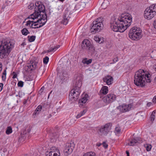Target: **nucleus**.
<instances>
[{
	"instance_id": "41",
	"label": "nucleus",
	"mask_w": 156,
	"mask_h": 156,
	"mask_svg": "<svg viewBox=\"0 0 156 156\" xmlns=\"http://www.w3.org/2000/svg\"><path fill=\"white\" fill-rule=\"evenodd\" d=\"M49 60V58L48 56H46L43 58V63L45 64H47Z\"/></svg>"
},
{
	"instance_id": "22",
	"label": "nucleus",
	"mask_w": 156,
	"mask_h": 156,
	"mask_svg": "<svg viewBox=\"0 0 156 156\" xmlns=\"http://www.w3.org/2000/svg\"><path fill=\"white\" fill-rule=\"evenodd\" d=\"M109 4V2L108 1L105 0L101 5V7L102 9H105L107 8Z\"/></svg>"
},
{
	"instance_id": "30",
	"label": "nucleus",
	"mask_w": 156,
	"mask_h": 156,
	"mask_svg": "<svg viewBox=\"0 0 156 156\" xmlns=\"http://www.w3.org/2000/svg\"><path fill=\"white\" fill-rule=\"evenodd\" d=\"M60 47L59 45H57L54 47V48H50L47 50L48 52H49L51 51H56Z\"/></svg>"
},
{
	"instance_id": "11",
	"label": "nucleus",
	"mask_w": 156,
	"mask_h": 156,
	"mask_svg": "<svg viewBox=\"0 0 156 156\" xmlns=\"http://www.w3.org/2000/svg\"><path fill=\"white\" fill-rule=\"evenodd\" d=\"M80 93V89L73 88L69 94V100L70 98L71 100L74 99V101H75L78 98Z\"/></svg>"
},
{
	"instance_id": "38",
	"label": "nucleus",
	"mask_w": 156,
	"mask_h": 156,
	"mask_svg": "<svg viewBox=\"0 0 156 156\" xmlns=\"http://www.w3.org/2000/svg\"><path fill=\"white\" fill-rule=\"evenodd\" d=\"M146 149L147 151H150L151 148V145L149 144H147L145 146Z\"/></svg>"
},
{
	"instance_id": "2",
	"label": "nucleus",
	"mask_w": 156,
	"mask_h": 156,
	"mask_svg": "<svg viewBox=\"0 0 156 156\" xmlns=\"http://www.w3.org/2000/svg\"><path fill=\"white\" fill-rule=\"evenodd\" d=\"M145 73L143 69H140L137 71L135 73L134 78V83L138 86L144 87L145 85V81L147 83L151 82V80L149 75Z\"/></svg>"
},
{
	"instance_id": "39",
	"label": "nucleus",
	"mask_w": 156,
	"mask_h": 156,
	"mask_svg": "<svg viewBox=\"0 0 156 156\" xmlns=\"http://www.w3.org/2000/svg\"><path fill=\"white\" fill-rule=\"evenodd\" d=\"M155 113V111H154L152 113V114L151 116V120L152 121H153L155 119V116L154 114Z\"/></svg>"
},
{
	"instance_id": "54",
	"label": "nucleus",
	"mask_w": 156,
	"mask_h": 156,
	"mask_svg": "<svg viewBox=\"0 0 156 156\" xmlns=\"http://www.w3.org/2000/svg\"><path fill=\"white\" fill-rule=\"evenodd\" d=\"M152 104V103L151 102H149L147 103V106L149 107Z\"/></svg>"
},
{
	"instance_id": "29",
	"label": "nucleus",
	"mask_w": 156,
	"mask_h": 156,
	"mask_svg": "<svg viewBox=\"0 0 156 156\" xmlns=\"http://www.w3.org/2000/svg\"><path fill=\"white\" fill-rule=\"evenodd\" d=\"M68 146L66 144L63 150L64 156H68Z\"/></svg>"
},
{
	"instance_id": "25",
	"label": "nucleus",
	"mask_w": 156,
	"mask_h": 156,
	"mask_svg": "<svg viewBox=\"0 0 156 156\" xmlns=\"http://www.w3.org/2000/svg\"><path fill=\"white\" fill-rule=\"evenodd\" d=\"M148 7L150 9L156 14V4H153Z\"/></svg>"
},
{
	"instance_id": "4",
	"label": "nucleus",
	"mask_w": 156,
	"mask_h": 156,
	"mask_svg": "<svg viewBox=\"0 0 156 156\" xmlns=\"http://www.w3.org/2000/svg\"><path fill=\"white\" fill-rule=\"evenodd\" d=\"M103 18L99 17L93 22L92 26L90 29V30L92 34L100 32L102 29L104 25L103 23Z\"/></svg>"
},
{
	"instance_id": "12",
	"label": "nucleus",
	"mask_w": 156,
	"mask_h": 156,
	"mask_svg": "<svg viewBox=\"0 0 156 156\" xmlns=\"http://www.w3.org/2000/svg\"><path fill=\"white\" fill-rule=\"evenodd\" d=\"M116 99V97L114 94H110L104 96L102 98V101L106 104H109L114 101Z\"/></svg>"
},
{
	"instance_id": "33",
	"label": "nucleus",
	"mask_w": 156,
	"mask_h": 156,
	"mask_svg": "<svg viewBox=\"0 0 156 156\" xmlns=\"http://www.w3.org/2000/svg\"><path fill=\"white\" fill-rule=\"evenodd\" d=\"M21 32L22 34L24 35H27L30 34L28 30L26 28H24L21 30Z\"/></svg>"
},
{
	"instance_id": "23",
	"label": "nucleus",
	"mask_w": 156,
	"mask_h": 156,
	"mask_svg": "<svg viewBox=\"0 0 156 156\" xmlns=\"http://www.w3.org/2000/svg\"><path fill=\"white\" fill-rule=\"evenodd\" d=\"M59 154H57L56 153H54V152L51 151L49 152H47L46 153V156H60V153H58Z\"/></svg>"
},
{
	"instance_id": "27",
	"label": "nucleus",
	"mask_w": 156,
	"mask_h": 156,
	"mask_svg": "<svg viewBox=\"0 0 156 156\" xmlns=\"http://www.w3.org/2000/svg\"><path fill=\"white\" fill-rule=\"evenodd\" d=\"M114 133L117 136H119V134L121 133V128L119 126H116L114 131Z\"/></svg>"
},
{
	"instance_id": "34",
	"label": "nucleus",
	"mask_w": 156,
	"mask_h": 156,
	"mask_svg": "<svg viewBox=\"0 0 156 156\" xmlns=\"http://www.w3.org/2000/svg\"><path fill=\"white\" fill-rule=\"evenodd\" d=\"M28 40L30 42L34 41L35 39L36 36H28Z\"/></svg>"
},
{
	"instance_id": "36",
	"label": "nucleus",
	"mask_w": 156,
	"mask_h": 156,
	"mask_svg": "<svg viewBox=\"0 0 156 156\" xmlns=\"http://www.w3.org/2000/svg\"><path fill=\"white\" fill-rule=\"evenodd\" d=\"M86 111L85 110L81 111L80 113L77 115L76 116V118L78 119L81 116L84 114L86 112Z\"/></svg>"
},
{
	"instance_id": "45",
	"label": "nucleus",
	"mask_w": 156,
	"mask_h": 156,
	"mask_svg": "<svg viewBox=\"0 0 156 156\" xmlns=\"http://www.w3.org/2000/svg\"><path fill=\"white\" fill-rule=\"evenodd\" d=\"M85 103H84L83 101L82 100H80L79 102V104L80 106H83V104H85Z\"/></svg>"
},
{
	"instance_id": "17",
	"label": "nucleus",
	"mask_w": 156,
	"mask_h": 156,
	"mask_svg": "<svg viewBox=\"0 0 156 156\" xmlns=\"http://www.w3.org/2000/svg\"><path fill=\"white\" fill-rule=\"evenodd\" d=\"M46 20H47V19ZM45 20H44V22H41L39 24V23H32L31 24L30 27L33 28H38L41 27L43 26L46 23L47 20L45 21Z\"/></svg>"
},
{
	"instance_id": "31",
	"label": "nucleus",
	"mask_w": 156,
	"mask_h": 156,
	"mask_svg": "<svg viewBox=\"0 0 156 156\" xmlns=\"http://www.w3.org/2000/svg\"><path fill=\"white\" fill-rule=\"evenodd\" d=\"M37 63H34V65H32L30 64H29L27 66L31 70H33L36 68Z\"/></svg>"
},
{
	"instance_id": "47",
	"label": "nucleus",
	"mask_w": 156,
	"mask_h": 156,
	"mask_svg": "<svg viewBox=\"0 0 156 156\" xmlns=\"http://www.w3.org/2000/svg\"><path fill=\"white\" fill-rule=\"evenodd\" d=\"M12 74L13 75V76L12 77V78L15 79L16 78L17 76V74L15 72H12Z\"/></svg>"
},
{
	"instance_id": "20",
	"label": "nucleus",
	"mask_w": 156,
	"mask_h": 156,
	"mask_svg": "<svg viewBox=\"0 0 156 156\" xmlns=\"http://www.w3.org/2000/svg\"><path fill=\"white\" fill-rule=\"evenodd\" d=\"M76 5L74 3L73 4H70L69 6V12H70V14H72L75 11V8Z\"/></svg>"
},
{
	"instance_id": "60",
	"label": "nucleus",
	"mask_w": 156,
	"mask_h": 156,
	"mask_svg": "<svg viewBox=\"0 0 156 156\" xmlns=\"http://www.w3.org/2000/svg\"><path fill=\"white\" fill-rule=\"evenodd\" d=\"M51 116V114H49L48 115V118H50Z\"/></svg>"
},
{
	"instance_id": "24",
	"label": "nucleus",
	"mask_w": 156,
	"mask_h": 156,
	"mask_svg": "<svg viewBox=\"0 0 156 156\" xmlns=\"http://www.w3.org/2000/svg\"><path fill=\"white\" fill-rule=\"evenodd\" d=\"M101 91L102 94H106L108 91V87L106 86H104L102 88Z\"/></svg>"
},
{
	"instance_id": "8",
	"label": "nucleus",
	"mask_w": 156,
	"mask_h": 156,
	"mask_svg": "<svg viewBox=\"0 0 156 156\" xmlns=\"http://www.w3.org/2000/svg\"><path fill=\"white\" fill-rule=\"evenodd\" d=\"M35 8L36 9L37 8V9H38L37 11L36 10H35V11L34 13L37 12L38 14V15H41L40 17L41 18L43 17H44V16L46 15L47 16V15L45 13H44L45 12V7L44 5L40 2H37L35 3Z\"/></svg>"
},
{
	"instance_id": "51",
	"label": "nucleus",
	"mask_w": 156,
	"mask_h": 156,
	"mask_svg": "<svg viewBox=\"0 0 156 156\" xmlns=\"http://www.w3.org/2000/svg\"><path fill=\"white\" fill-rule=\"evenodd\" d=\"M118 61V58H117V57L114 58L113 60V61L114 63L117 62Z\"/></svg>"
},
{
	"instance_id": "48",
	"label": "nucleus",
	"mask_w": 156,
	"mask_h": 156,
	"mask_svg": "<svg viewBox=\"0 0 156 156\" xmlns=\"http://www.w3.org/2000/svg\"><path fill=\"white\" fill-rule=\"evenodd\" d=\"M103 147L105 148H106L108 147V144L105 142H103Z\"/></svg>"
},
{
	"instance_id": "7",
	"label": "nucleus",
	"mask_w": 156,
	"mask_h": 156,
	"mask_svg": "<svg viewBox=\"0 0 156 156\" xmlns=\"http://www.w3.org/2000/svg\"><path fill=\"white\" fill-rule=\"evenodd\" d=\"M140 28L133 27L130 30L129 33V37L133 40H138L141 37V32Z\"/></svg>"
},
{
	"instance_id": "42",
	"label": "nucleus",
	"mask_w": 156,
	"mask_h": 156,
	"mask_svg": "<svg viewBox=\"0 0 156 156\" xmlns=\"http://www.w3.org/2000/svg\"><path fill=\"white\" fill-rule=\"evenodd\" d=\"M17 85L18 87H22L23 85V82L21 81H20L18 82Z\"/></svg>"
},
{
	"instance_id": "18",
	"label": "nucleus",
	"mask_w": 156,
	"mask_h": 156,
	"mask_svg": "<svg viewBox=\"0 0 156 156\" xmlns=\"http://www.w3.org/2000/svg\"><path fill=\"white\" fill-rule=\"evenodd\" d=\"M113 78L110 76H106L103 78V81L106 83L108 85H109L112 84L113 80Z\"/></svg>"
},
{
	"instance_id": "32",
	"label": "nucleus",
	"mask_w": 156,
	"mask_h": 156,
	"mask_svg": "<svg viewBox=\"0 0 156 156\" xmlns=\"http://www.w3.org/2000/svg\"><path fill=\"white\" fill-rule=\"evenodd\" d=\"M83 156H96V155L94 152H89L84 154Z\"/></svg>"
},
{
	"instance_id": "3",
	"label": "nucleus",
	"mask_w": 156,
	"mask_h": 156,
	"mask_svg": "<svg viewBox=\"0 0 156 156\" xmlns=\"http://www.w3.org/2000/svg\"><path fill=\"white\" fill-rule=\"evenodd\" d=\"M13 45L11 42L2 41L0 45V57L4 58L9 54L13 47Z\"/></svg>"
},
{
	"instance_id": "5",
	"label": "nucleus",
	"mask_w": 156,
	"mask_h": 156,
	"mask_svg": "<svg viewBox=\"0 0 156 156\" xmlns=\"http://www.w3.org/2000/svg\"><path fill=\"white\" fill-rule=\"evenodd\" d=\"M38 14V13L37 12L30 15L29 16V17L27 18H29L30 20L28 21L27 22L26 25H30V26L31 23H39L40 21H41L43 20H46L47 18V16L45 15L44 16V18L43 17V18H41V17H40L41 15L39 16Z\"/></svg>"
},
{
	"instance_id": "43",
	"label": "nucleus",
	"mask_w": 156,
	"mask_h": 156,
	"mask_svg": "<svg viewBox=\"0 0 156 156\" xmlns=\"http://www.w3.org/2000/svg\"><path fill=\"white\" fill-rule=\"evenodd\" d=\"M28 9H32L34 7V5L33 3H30L28 6Z\"/></svg>"
},
{
	"instance_id": "26",
	"label": "nucleus",
	"mask_w": 156,
	"mask_h": 156,
	"mask_svg": "<svg viewBox=\"0 0 156 156\" xmlns=\"http://www.w3.org/2000/svg\"><path fill=\"white\" fill-rule=\"evenodd\" d=\"M92 60L91 59H89L88 60L86 58H84L82 61V62L84 64H86L87 65L91 63L92 62Z\"/></svg>"
},
{
	"instance_id": "55",
	"label": "nucleus",
	"mask_w": 156,
	"mask_h": 156,
	"mask_svg": "<svg viewBox=\"0 0 156 156\" xmlns=\"http://www.w3.org/2000/svg\"><path fill=\"white\" fill-rule=\"evenodd\" d=\"M34 63H37L35 61L32 60L30 61V64L32 65H34Z\"/></svg>"
},
{
	"instance_id": "64",
	"label": "nucleus",
	"mask_w": 156,
	"mask_h": 156,
	"mask_svg": "<svg viewBox=\"0 0 156 156\" xmlns=\"http://www.w3.org/2000/svg\"><path fill=\"white\" fill-rule=\"evenodd\" d=\"M59 0L62 2L64 1V0Z\"/></svg>"
},
{
	"instance_id": "61",
	"label": "nucleus",
	"mask_w": 156,
	"mask_h": 156,
	"mask_svg": "<svg viewBox=\"0 0 156 156\" xmlns=\"http://www.w3.org/2000/svg\"><path fill=\"white\" fill-rule=\"evenodd\" d=\"M26 45V44L24 43H23L21 44V45L23 46H24L25 45Z\"/></svg>"
},
{
	"instance_id": "6",
	"label": "nucleus",
	"mask_w": 156,
	"mask_h": 156,
	"mask_svg": "<svg viewBox=\"0 0 156 156\" xmlns=\"http://www.w3.org/2000/svg\"><path fill=\"white\" fill-rule=\"evenodd\" d=\"M62 62H66V64L62 67V74L60 72H58V76L60 78V79L62 80H64L66 79H67V77H68V59L67 58L66 59L65 57H63L62 58Z\"/></svg>"
},
{
	"instance_id": "9",
	"label": "nucleus",
	"mask_w": 156,
	"mask_h": 156,
	"mask_svg": "<svg viewBox=\"0 0 156 156\" xmlns=\"http://www.w3.org/2000/svg\"><path fill=\"white\" fill-rule=\"evenodd\" d=\"M81 47L83 49H87L88 53L91 54H94L95 51L94 47L91 44L90 41L87 39L84 40L82 42Z\"/></svg>"
},
{
	"instance_id": "13",
	"label": "nucleus",
	"mask_w": 156,
	"mask_h": 156,
	"mask_svg": "<svg viewBox=\"0 0 156 156\" xmlns=\"http://www.w3.org/2000/svg\"><path fill=\"white\" fill-rule=\"evenodd\" d=\"M156 14L150 9L148 7H147L144 12V18L148 20L153 18Z\"/></svg>"
},
{
	"instance_id": "57",
	"label": "nucleus",
	"mask_w": 156,
	"mask_h": 156,
	"mask_svg": "<svg viewBox=\"0 0 156 156\" xmlns=\"http://www.w3.org/2000/svg\"><path fill=\"white\" fill-rule=\"evenodd\" d=\"M153 25L154 27V28L156 29V20L154 21L153 24Z\"/></svg>"
},
{
	"instance_id": "1",
	"label": "nucleus",
	"mask_w": 156,
	"mask_h": 156,
	"mask_svg": "<svg viewBox=\"0 0 156 156\" xmlns=\"http://www.w3.org/2000/svg\"><path fill=\"white\" fill-rule=\"evenodd\" d=\"M132 21L131 15L128 13L122 14L117 20L110 23V27L115 32H123L130 26Z\"/></svg>"
},
{
	"instance_id": "28",
	"label": "nucleus",
	"mask_w": 156,
	"mask_h": 156,
	"mask_svg": "<svg viewBox=\"0 0 156 156\" xmlns=\"http://www.w3.org/2000/svg\"><path fill=\"white\" fill-rule=\"evenodd\" d=\"M70 145H69V152L72 153L74 149L75 145L73 142H71L70 143Z\"/></svg>"
},
{
	"instance_id": "50",
	"label": "nucleus",
	"mask_w": 156,
	"mask_h": 156,
	"mask_svg": "<svg viewBox=\"0 0 156 156\" xmlns=\"http://www.w3.org/2000/svg\"><path fill=\"white\" fill-rule=\"evenodd\" d=\"M3 86V85L2 83H0V92L2 90Z\"/></svg>"
},
{
	"instance_id": "53",
	"label": "nucleus",
	"mask_w": 156,
	"mask_h": 156,
	"mask_svg": "<svg viewBox=\"0 0 156 156\" xmlns=\"http://www.w3.org/2000/svg\"><path fill=\"white\" fill-rule=\"evenodd\" d=\"M44 89V86L41 87V89L40 90V91L41 92V93L42 92Z\"/></svg>"
},
{
	"instance_id": "52",
	"label": "nucleus",
	"mask_w": 156,
	"mask_h": 156,
	"mask_svg": "<svg viewBox=\"0 0 156 156\" xmlns=\"http://www.w3.org/2000/svg\"><path fill=\"white\" fill-rule=\"evenodd\" d=\"M2 80L4 81L6 79V76L2 75Z\"/></svg>"
},
{
	"instance_id": "44",
	"label": "nucleus",
	"mask_w": 156,
	"mask_h": 156,
	"mask_svg": "<svg viewBox=\"0 0 156 156\" xmlns=\"http://www.w3.org/2000/svg\"><path fill=\"white\" fill-rule=\"evenodd\" d=\"M74 18L75 17L74 16L72 17L69 16V22L70 21V23H72L73 21Z\"/></svg>"
},
{
	"instance_id": "56",
	"label": "nucleus",
	"mask_w": 156,
	"mask_h": 156,
	"mask_svg": "<svg viewBox=\"0 0 156 156\" xmlns=\"http://www.w3.org/2000/svg\"><path fill=\"white\" fill-rule=\"evenodd\" d=\"M6 69H5L3 71V73H2V75L6 76Z\"/></svg>"
},
{
	"instance_id": "49",
	"label": "nucleus",
	"mask_w": 156,
	"mask_h": 156,
	"mask_svg": "<svg viewBox=\"0 0 156 156\" xmlns=\"http://www.w3.org/2000/svg\"><path fill=\"white\" fill-rule=\"evenodd\" d=\"M153 102L154 103H156V96H155L152 100Z\"/></svg>"
},
{
	"instance_id": "16",
	"label": "nucleus",
	"mask_w": 156,
	"mask_h": 156,
	"mask_svg": "<svg viewBox=\"0 0 156 156\" xmlns=\"http://www.w3.org/2000/svg\"><path fill=\"white\" fill-rule=\"evenodd\" d=\"M68 10L65 11L63 15V20L62 21V23L64 25H66L68 22Z\"/></svg>"
},
{
	"instance_id": "58",
	"label": "nucleus",
	"mask_w": 156,
	"mask_h": 156,
	"mask_svg": "<svg viewBox=\"0 0 156 156\" xmlns=\"http://www.w3.org/2000/svg\"><path fill=\"white\" fill-rule=\"evenodd\" d=\"M153 68L155 69V71H156V64L155 65H154L153 66Z\"/></svg>"
},
{
	"instance_id": "14",
	"label": "nucleus",
	"mask_w": 156,
	"mask_h": 156,
	"mask_svg": "<svg viewBox=\"0 0 156 156\" xmlns=\"http://www.w3.org/2000/svg\"><path fill=\"white\" fill-rule=\"evenodd\" d=\"M142 140L141 138L137 137L134 138L130 140L128 144L129 146H133L136 143H141Z\"/></svg>"
},
{
	"instance_id": "62",
	"label": "nucleus",
	"mask_w": 156,
	"mask_h": 156,
	"mask_svg": "<svg viewBox=\"0 0 156 156\" xmlns=\"http://www.w3.org/2000/svg\"><path fill=\"white\" fill-rule=\"evenodd\" d=\"M154 82L156 83V76L154 80Z\"/></svg>"
},
{
	"instance_id": "15",
	"label": "nucleus",
	"mask_w": 156,
	"mask_h": 156,
	"mask_svg": "<svg viewBox=\"0 0 156 156\" xmlns=\"http://www.w3.org/2000/svg\"><path fill=\"white\" fill-rule=\"evenodd\" d=\"M73 86L74 88H76V89H80V87L82 85V80L81 78H77L76 80H75L74 82Z\"/></svg>"
},
{
	"instance_id": "19",
	"label": "nucleus",
	"mask_w": 156,
	"mask_h": 156,
	"mask_svg": "<svg viewBox=\"0 0 156 156\" xmlns=\"http://www.w3.org/2000/svg\"><path fill=\"white\" fill-rule=\"evenodd\" d=\"M131 107H130L129 105H123L121 107L120 109L122 110V112H126L128 111L130 109Z\"/></svg>"
},
{
	"instance_id": "35",
	"label": "nucleus",
	"mask_w": 156,
	"mask_h": 156,
	"mask_svg": "<svg viewBox=\"0 0 156 156\" xmlns=\"http://www.w3.org/2000/svg\"><path fill=\"white\" fill-rule=\"evenodd\" d=\"M12 132V128L11 126L7 127L6 131V133L7 134H9Z\"/></svg>"
},
{
	"instance_id": "37",
	"label": "nucleus",
	"mask_w": 156,
	"mask_h": 156,
	"mask_svg": "<svg viewBox=\"0 0 156 156\" xmlns=\"http://www.w3.org/2000/svg\"><path fill=\"white\" fill-rule=\"evenodd\" d=\"M94 39L97 42H98L99 43H101L103 42V40L101 39V38H99L98 37H95Z\"/></svg>"
},
{
	"instance_id": "46",
	"label": "nucleus",
	"mask_w": 156,
	"mask_h": 156,
	"mask_svg": "<svg viewBox=\"0 0 156 156\" xmlns=\"http://www.w3.org/2000/svg\"><path fill=\"white\" fill-rule=\"evenodd\" d=\"M79 4L80 5H82L83 8L86 5L85 2H81L79 3Z\"/></svg>"
},
{
	"instance_id": "59",
	"label": "nucleus",
	"mask_w": 156,
	"mask_h": 156,
	"mask_svg": "<svg viewBox=\"0 0 156 156\" xmlns=\"http://www.w3.org/2000/svg\"><path fill=\"white\" fill-rule=\"evenodd\" d=\"M126 154H127V156H129V152H128V151H126Z\"/></svg>"
},
{
	"instance_id": "21",
	"label": "nucleus",
	"mask_w": 156,
	"mask_h": 156,
	"mask_svg": "<svg viewBox=\"0 0 156 156\" xmlns=\"http://www.w3.org/2000/svg\"><path fill=\"white\" fill-rule=\"evenodd\" d=\"M44 107V106L43 105H39L37 106V108L36 109L35 111L33 113V115H37L38 114L39 112L41 111L42 108Z\"/></svg>"
},
{
	"instance_id": "63",
	"label": "nucleus",
	"mask_w": 156,
	"mask_h": 156,
	"mask_svg": "<svg viewBox=\"0 0 156 156\" xmlns=\"http://www.w3.org/2000/svg\"><path fill=\"white\" fill-rule=\"evenodd\" d=\"M101 145V144H97V145L98 147H99V146H100Z\"/></svg>"
},
{
	"instance_id": "10",
	"label": "nucleus",
	"mask_w": 156,
	"mask_h": 156,
	"mask_svg": "<svg viewBox=\"0 0 156 156\" xmlns=\"http://www.w3.org/2000/svg\"><path fill=\"white\" fill-rule=\"evenodd\" d=\"M112 124L108 123L101 126L98 129L101 135H106L109 132L111 128Z\"/></svg>"
},
{
	"instance_id": "40",
	"label": "nucleus",
	"mask_w": 156,
	"mask_h": 156,
	"mask_svg": "<svg viewBox=\"0 0 156 156\" xmlns=\"http://www.w3.org/2000/svg\"><path fill=\"white\" fill-rule=\"evenodd\" d=\"M88 96V95L87 94H85L84 96V97L82 98L80 100L83 101L84 103H86L88 100L87 98Z\"/></svg>"
}]
</instances>
